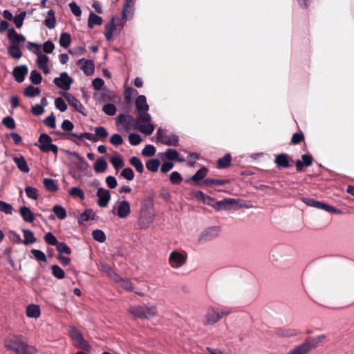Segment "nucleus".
<instances>
[{"label": "nucleus", "mask_w": 354, "mask_h": 354, "mask_svg": "<svg viewBox=\"0 0 354 354\" xmlns=\"http://www.w3.org/2000/svg\"><path fill=\"white\" fill-rule=\"evenodd\" d=\"M136 107L138 113L136 120V129L146 135H151L155 128L151 123V117L147 113L149 106L145 95H139L137 97Z\"/></svg>", "instance_id": "1"}, {"label": "nucleus", "mask_w": 354, "mask_h": 354, "mask_svg": "<svg viewBox=\"0 0 354 354\" xmlns=\"http://www.w3.org/2000/svg\"><path fill=\"white\" fill-rule=\"evenodd\" d=\"M128 313L136 319H151L157 316L158 310L155 304L147 303L130 306Z\"/></svg>", "instance_id": "2"}, {"label": "nucleus", "mask_w": 354, "mask_h": 354, "mask_svg": "<svg viewBox=\"0 0 354 354\" xmlns=\"http://www.w3.org/2000/svg\"><path fill=\"white\" fill-rule=\"evenodd\" d=\"M5 346L13 350L17 354H35L37 352L36 348L29 346L22 336H15L6 340Z\"/></svg>", "instance_id": "3"}, {"label": "nucleus", "mask_w": 354, "mask_h": 354, "mask_svg": "<svg viewBox=\"0 0 354 354\" xmlns=\"http://www.w3.org/2000/svg\"><path fill=\"white\" fill-rule=\"evenodd\" d=\"M229 313V311L216 307H209L203 315V324L205 326H213Z\"/></svg>", "instance_id": "4"}, {"label": "nucleus", "mask_w": 354, "mask_h": 354, "mask_svg": "<svg viewBox=\"0 0 354 354\" xmlns=\"http://www.w3.org/2000/svg\"><path fill=\"white\" fill-rule=\"evenodd\" d=\"M187 254L185 251L175 250L171 252L168 258V263L171 268L178 269L185 265Z\"/></svg>", "instance_id": "5"}, {"label": "nucleus", "mask_w": 354, "mask_h": 354, "mask_svg": "<svg viewBox=\"0 0 354 354\" xmlns=\"http://www.w3.org/2000/svg\"><path fill=\"white\" fill-rule=\"evenodd\" d=\"M111 213L119 218H126L131 214V205L129 201L118 200L113 205Z\"/></svg>", "instance_id": "6"}, {"label": "nucleus", "mask_w": 354, "mask_h": 354, "mask_svg": "<svg viewBox=\"0 0 354 354\" xmlns=\"http://www.w3.org/2000/svg\"><path fill=\"white\" fill-rule=\"evenodd\" d=\"M324 336L308 339L301 345H299L291 350L288 354H306L309 351L315 348L324 339Z\"/></svg>", "instance_id": "7"}, {"label": "nucleus", "mask_w": 354, "mask_h": 354, "mask_svg": "<svg viewBox=\"0 0 354 354\" xmlns=\"http://www.w3.org/2000/svg\"><path fill=\"white\" fill-rule=\"evenodd\" d=\"M154 213L150 207L143 205L141 207L138 218V225L140 229H147L154 220Z\"/></svg>", "instance_id": "8"}, {"label": "nucleus", "mask_w": 354, "mask_h": 354, "mask_svg": "<svg viewBox=\"0 0 354 354\" xmlns=\"http://www.w3.org/2000/svg\"><path fill=\"white\" fill-rule=\"evenodd\" d=\"M69 335L76 347L84 351H89L91 348L89 344L84 339L82 333L77 328H71L69 330Z\"/></svg>", "instance_id": "9"}, {"label": "nucleus", "mask_w": 354, "mask_h": 354, "mask_svg": "<svg viewBox=\"0 0 354 354\" xmlns=\"http://www.w3.org/2000/svg\"><path fill=\"white\" fill-rule=\"evenodd\" d=\"M37 146L44 152H48L50 151L55 153L57 152V146L52 144L51 138L45 133H43L39 136V144Z\"/></svg>", "instance_id": "10"}, {"label": "nucleus", "mask_w": 354, "mask_h": 354, "mask_svg": "<svg viewBox=\"0 0 354 354\" xmlns=\"http://www.w3.org/2000/svg\"><path fill=\"white\" fill-rule=\"evenodd\" d=\"M117 20L118 21L119 19H117ZM115 21H116V19L113 18L111 20V21L106 25V27H105L106 30H105L104 35H105L106 39L108 41L112 40L113 35L119 33L122 28V24H119L116 23Z\"/></svg>", "instance_id": "11"}, {"label": "nucleus", "mask_w": 354, "mask_h": 354, "mask_svg": "<svg viewBox=\"0 0 354 354\" xmlns=\"http://www.w3.org/2000/svg\"><path fill=\"white\" fill-rule=\"evenodd\" d=\"M111 278L118 284L120 288L127 291L133 292L138 295H141L140 292H138L133 286L132 282L128 279H122L118 276L116 273L111 274Z\"/></svg>", "instance_id": "12"}, {"label": "nucleus", "mask_w": 354, "mask_h": 354, "mask_svg": "<svg viewBox=\"0 0 354 354\" xmlns=\"http://www.w3.org/2000/svg\"><path fill=\"white\" fill-rule=\"evenodd\" d=\"M157 140L164 145L170 146H177L178 142V138L177 136L167 135L163 132L162 130L158 129L156 133Z\"/></svg>", "instance_id": "13"}, {"label": "nucleus", "mask_w": 354, "mask_h": 354, "mask_svg": "<svg viewBox=\"0 0 354 354\" xmlns=\"http://www.w3.org/2000/svg\"><path fill=\"white\" fill-rule=\"evenodd\" d=\"M219 233V229L217 227H209L205 229L199 235L198 241L201 243L212 240L216 238Z\"/></svg>", "instance_id": "14"}, {"label": "nucleus", "mask_w": 354, "mask_h": 354, "mask_svg": "<svg viewBox=\"0 0 354 354\" xmlns=\"http://www.w3.org/2000/svg\"><path fill=\"white\" fill-rule=\"evenodd\" d=\"M54 83L62 89L68 90L73 83V79L67 74V73L63 72L60 74L59 77L55 78Z\"/></svg>", "instance_id": "15"}, {"label": "nucleus", "mask_w": 354, "mask_h": 354, "mask_svg": "<svg viewBox=\"0 0 354 354\" xmlns=\"http://www.w3.org/2000/svg\"><path fill=\"white\" fill-rule=\"evenodd\" d=\"M97 205L101 207H106L110 202L111 194L104 188H99L97 192Z\"/></svg>", "instance_id": "16"}, {"label": "nucleus", "mask_w": 354, "mask_h": 354, "mask_svg": "<svg viewBox=\"0 0 354 354\" xmlns=\"http://www.w3.org/2000/svg\"><path fill=\"white\" fill-rule=\"evenodd\" d=\"M77 64L85 75H91L93 74L95 71L93 61L82 58L78 60Z\"/></svg>", "instance_id": "17"}, {"label": "nucleus", "mask_w": 354, "mask_h": 354, "mask_svg": "<svg viewBox=\"0 0 354 354\" xmlns=\"http://www.w3.org/2000/svg\"><path fill=\"white\" fill-rule=\"evenodd\" d=\"M63 96L67 100V102L72 105L78 112L86 115L85 108L83 104L76 99L73 95L69 93H64Z\"/></svg>", "instance_id": "18"}, {"label": "nucleus", "mask_w": 354, "mask_h": 354, "mask_svg": "<svg viewBox=\"0 0 354 354\" xmlns=\"http://www.w3.org/2000/svg\"><path fill=\"white\" fill-rule=\"evenodd\" d=\"M49 60V57L43 53L38 55L37 57V66L45 74L50 73V68L48 67Z\"/></svg>", "instance_id": "19"}, {"label": "nucleus", "mask_w": 354, "mask_h": 354, "mask_svg": "<svg viewBox=\"0 0 354 354\" xmlns=\"http://www.w3.org/2000/svg\"><path fill=\"white\" fill-rule=\"evenodd\" d=\"M236 203V201L234 198H225L219 201H216L214 208L217 211L228 210L230 209L232 205Z\"/></svg>", "instance_id": "20"}, {"label": "nucleus", "mask_w": 354, "mask_h": 354, "mask_svg": "<svg viewBox=\"0 0 354 354\" xmlns=\"http://www.w3.org/2000/svg\"><path fill=\"white\" fill-rule=\"evenodd\" d=\"M8 38L12 43V45H17L24 42L26 38L24 35L17 33L14 29H9L8 31Z\"/></svg>", "instance_id": "21"}, {"label": "nucleus", "mask_w": 354, "mask_h": 354, "mask_svg": "<svg viewBox=\"0 0 354 354\" xmlns=\"http://www.w3.org/2000/svg\"><path fill=\"white\" fill-rule=\"evenodd\" d=\"M27 73L28 68L26 65L17 66L13 70V75L18 82H23Z\"/></svg>", "instance_id": "22"}, {"label": "nucleus", "mask_w": 354, "mask_h": 354, "mask_svg": "<svg viewBox=\"0 0 354 354\" xmlns=\"http://www.w3.org/2000/svg\"><path fill=\"white\" fill-rule=\"evenodd\" d=\"M26 315L30 318H38L41 315V310L38 305L30 304L26 308Z\"/></svg>", "instance_id": "23"}, {"label": "nucleus", "mask_w": 354, "mask_h": 354, "mask_svg": "<svg viewBox=\"0 0 354 354\" xmlns=\"http://www.w3.org/2000/svg\"><path fill=\"white\" fill-rule=\"evenodd\" d=\"M164 155L165 158L169 160H176L178 162H184L185 160L184 158L179 157L178 152L174 149H167Z\"/></svg>", "instance_id": "24"}, {"label": "nucleus", "mask_w": 354, "mask_h": 354, "mask_svg": "<svg viewBox=\"0 0 354 354\" xmlns=\"http://www.w3.org/2000/svg\"><path fill=\"white\" fill-rule=\"evenodd\" d=\"M108 167L107 162L103 158L97 159L93 165V169L96 173L104 172Z\"/></svg>", "instance_id": "25"}, {"label": "nucleus", "mask_w": 354, "mask_h": 354, "mask_svg": "<svg viewBox=\"0 0 354 354\" xmlns=\"http://www.w3.org/2000/svg\"><path fill=\"white\" fill-rule=\"evenodd\" d=\"M13 160L19 169L24 173H28L30 170L28 165L23 156L14 157Z\"/></svg>", "instance_id": "26"}, {"label": "nucleus", "mask_w": 354, "mask_h": 354, "mask_svg": "<svg viewBox=\"0 0 354 354\" xmlns=\"http://www.w3.org/2000/svg\"><path fill=\"white\" fill-rule=\"evenodd\" d=\"M43 183L45 189L50 192H55L59 189L58 185L55 180L51 178H44Z\"/></svg>", "instance_id": "27"}, {"label": "nucleus", "mask_w": 354, "mask_h": 354, "mask_svg": "<svg viewBox=\"0 0 354 354\" xmlns=\"http://www.w3.org/2000/svg\"><path fill=\"white\" fill-rule=\"evenodd\" d=\"M136 0H127L123 8V17L128 19L131 17L133 12V7Z\"/></svg>", "instance_id": "28"}, {"label": "nucleus", "mask_w": 354, "mask_h": 354, "mask_svg": "<svg viewBox=\"0 0 354 354\" xmlns=\"http://www.w3.org/2000/svg\"><path fill=\"white\" fill-rule=\"evenodd\" d=\"M95 218V213L91 209H86L79 217L78 222L82 223L88 220H94Z\"/></svg>", "instance_id": "29"}, {"label": "nucleus", "mask_w": 354, "mask_h": 354, "mask_svg": "<svg viewBox=\"0 0 354 354\" xmlns=\"http://www.w3.org/2000/svg\"><path fill=\"white\" fill-rule=\"evenodd\" d=\"M20 214L26 221L32 222L34 221L35 218L30 208L26 206L21 207L20 208Z\"/></svg>", "instance_id": "30"}, {"label": "nucleus", "mask_w": 354, "mask_h": 354, "mask_svg": "<svg viewBox=\"0 0 354 354\" xmlns=\"http://www.w3.org/2000/svg\"><path fill=\"white\" fill-rule=\"evenodd\" d=\"M45 25L50 29L54 28L55 26V12L53 10L48 12V17L44 21Z\"/></svg>", "instance_id": "31"}, {"label": "nucleus", "mask_w": 354, "mask_h": 354, "mask_svg": "<svg viewBox=\"0 0 354 354\" xmlns=\"http://www.w3.org/2000/svg\"><path fill=\"white\" fill-rule=\"evenodd\" d=\"M102 22V19L101 17L91 13L89 15L88 26L90 28H92L95 25H100Z\"/></svg>", "instance_id": "32"}, {"label": "nucleus", "mask_w": 354, "mask_h": 354, "mask_svg": "<svg viewBox=\"0 0 354 354\" xmlns=\"http://www.w3.org/2000/svg\"><path fill=\"white\" fill-rule=\"evenodd\" d=\"M275 162L279 167H288L289 166L288 158L286 154L277 156Z\"/></svg>", "instance_id": "33"}, {"label": "nucleus", "mask_w": 354, "mask_h": 354, "mask_svg": "<svg viewBox=\"0 0 354 354\" xmlns=\"http://www.w3.org/2000/svg\"><path fill=\"white\" fill-rule=\"evenodd\" d=\"M129 162L131 163V165L134 167V168L136 169V170L139 172V173H142L144 170V167H143V165L141 162V160L136 157V156H133V157H131L129 160Z\"/></svg>", "instance_id": "34"}, {"label": "nucleus", "mask_w": 354, "mask_h": 354, "mask_svg": "<svg viewBox=\"0 0 354 354\" xmlns=\"http://www.w3.org/2000/svg\"><path fill=\"white\" fill-rule=\"evenodd\" d=\"M53 212L57 216V217L61 220L64 219L66 217V211L61 205H56L53 207Z\"/></svg>", "instance_id": "35"}, {"label": "nucleus", "mask_w": 354, "mask_h": 354, "mask_svg": "<svg viewBox=\"0 0 354 354\" xmlns=\"http://www.w3.org/2000/svg\"><path fill=\"white\" fill-rule=\"evenodd\" d=\"M95 135L97 140H104L107 138L109 133L105 128L103 127H98L95 128Z\"/></svg>", "instance_id": "36"}, {"label": "nucleus", "mask_w": 354, "mask_h": 354, "mask_svg": "<svg viewBox=\"0 0 354 354\" xmlns=\"http://www.w3.org/2000/svg\"><path fill=\"white\" fill-rule=\"evenodd\" d=\"M110 161L111 164L113 165V167L118 170L119 169L122 168L124 165V162L122 158L119 156H113L110 158Z\"/></svg>", "instance_id": "37"}, {"label": "nucleus", "mask_w": 354, "mask_h": 354, "mask_svg": "<svg viewBox=\"0 0 354 354\" xmlns=\"http://www.w3.org/2000/svg\"><path fill=\"white\" fill-rule=\"evenodd\" d=\"M23 232L24 236V243L25 244L33 243L36 241V239L32 232L29 230H24Z\"/></svg>", "instance_id": "38"}, {"label": "nucleus", "mask_w": 354, "mask_h": 354, "mask_svg": "<svg viewBox=\"0 0 354 354\" xmlns=\"http://www.w3.org/2000/svg\"><path fill=\"white\" fill-rule=\"evenodd\" d=\"M160 161L157 159H151L146 163L147 169L150 171H157L160 166Z\"/></svg>", "instance_id": "39"}, {"label": "nucleus", "mask_w": 354, "mask_h": 354, "mask_svg": "<svg viewBox=\"0 0 354 354\" xmlns=\"http://www.w3.org/2000/svg\"><path fill=\"white\" fill-rule=\"evenodd\" d=\"M207 174V169L206 167H203L199 169L191 178L192 180L198 182L203 179Z\"/></svg>", "instance_id": "40"}, {"label": "nucleus", "mask_w": 354, "mask_h": 354, "mask_svg": "<svg viewBox=\"0 0 354 354\" xmlns=\"http://www.w3.org/2000/svg\"><path fill=\"white\" fill-rule=\"evenodd\" d=\"M8 53L15 59H19L22 56V53L17 45H11L8 47Z\"/></svg>", "instance_id": "41"}, {"label": "nucleus", "mask_w": 354, "mask_h": 354, "mask_svg": "<svg viewBox=\"0 0 354 354\" xmlns=\"http://www.w3.org/2000/svg\"><path fill=\"white\" fill-rule=\"evenodd\" d=\"M71 41V36L69 34L64 32L61 34L59 37V44L64 48H67Z\"/></svg>", "instance_id": "42"}, {"label": "nucleus", "mask_w": 354, "mask_h": 354, "mask_svg": "<svg viewBox=\"0 0 354 354\" xmlns=\"http://www.w3.org/2000/svg\"><path fill=\"white\" fill-rule=\"evenodd\" d=\"M231 156L229 153L225 154L222 158L218 160V168H225L230 165Z\"/></svg>", "instance_id": "43"}, {"label": "nucleus", "mask_w": 354, "mask_h": 354, "mask_svg": "<svg viewBox=\"0 0 354 354\" xmlns=\"http://www.w3.org/2000/svg\"><path fill=\"white\" fill-rule=\"evenodd\" d=\"M92 236L95 241L100 243H103L106 240V235L101 230H93L92 232Z\"/></svg>", "instance_id": "44"}, {"label": "nucleus", "mask_w": 354, "mask_h": 354, "mask_svg": "<svg viewBox=\"0 0 354 354\" xmlns=\"http://www.w3.org/2000/svg\"><path fill=\"white\" fill-rule=\"evenodd\" d=\"M52 273L53 276L57 279H62L65 277L64 271L58 266H53L51 267Z\"/></svg>", "instance_id": "45"}, {"label": "nucleus", "mask_w": 354, "mask_h": 354, "mask_svg": "<svg viewBox=\"0 0 354 354\" xmlns=\"http://www.w3.org/2000/svg\"><path fill=\"white\" fill-rule=\"evenodd\" d=\"M68 193L71 196L77 197V198H80L81 200H83L84 198V192L79 187H72L70 189Z\"/></svg>", "instance_id": "46"}, {"label": "nucleus", "mask_w": 354, "mask_h": 354, "mask_svg": "<svg viewBox=\"0 0 354 354\" xmlns=\"http://www.w3.org/2000/svg\"><path fill=\"white\" fill-rule=\"evenodd\" d=\"M26 16V12H22L13 18L14 23L17 28H20L23 25V21Z\"/></svg>", "instance_id": "47"}, {"label": "nucleus", "mask_w": 354, "mask_h": 354, "mask_svg": "<svg viewBox=\"0 0 354 354\" xmlns=\"http://www.w3.org/2000/svg\"><path fill=\"white\" fill-rule=\"evenodd\" d=\"M39 93V88L32 86H28L25 90V95L28 97H35L38 95Z\"/></svg>", "instance_id": "48"}, {"label": "nucleus", "mask_w": 354, "mask_h": 354, "mask_svg": "<svg viewBox=\"0 0 354 354\" xmlns=\"http://www.w3.org/2000/svg\"><path fill=\"white\" fill-rule=\"evenodd\" d=\"M156 153V148L151 145H147L142 151V154L146 157H151L154 156Z\"/></svg>", "instance_id": "49"}, {"label": "nucleus", "mask_w": 354, "mask_h": 354, "mask_svg": "<svg viewBox=\"0 0 354 354\" xmlns=\"http://www.w3.org/2000/svg\"><path fill=\"white\" fill-rule=\"evenodd\" d=\"M120 175H121L122 177H123L124 178H125V179H127L128 180H132L134 178V176H135L133 170L131 168H129V167L124 168L121 171Z\"/></svg>", "instance_id": "50"}, {"label": "nucleus", "mask_w": 354, "mask_h": 354, "mask_svg": "<svg viewBox=\"0 0 354 354\" xmlns=\"http://www.w3.org/2000/svg\"><path fill=\"white\" fill-rule=\"evenodd\" d=\"M27 196L30 198L36 200L38 198L37 189L32 187H27L25 189Z\"/></svg>", "instance_id": "51"}, {"label": "nucleus", "mask_w": 354, "mask_h": 354, "mask_svg": "<svg viewBox=\"0 0 354 354\" xmlns=\"http://www.w3.org/2000/svg\"><path fill=\"white\" fill-rule=\"evenodd\" d=\"M26 46L29 50L37 55V56L42 53L41 51V46L37 44L28 42Z\"/></svg>", "instance_id": "52"}, {"label": "nucleus", "mask_w": 354, "mask_h": 354, "mask_svg": "<svg viewBox=\"0 0 354 354\" xmlns=\"http://www.w3.org/2000/svg\"><path fill=\"white\" fill-rule=\"evenodd\" d=\"M13 208L11 205L0 201V211L7 214H11L12 213Z\"/></svg>", "instance_id": "53"}, {"label": "nucleus", "mask_w": 354, "mask_h": 354, "mask_svg": "<svg viewBox=\"0 0 354 354\" xmlns=\"http://www.w3.org/2000/svg\"><path fill=\"white\" fill-rule=\"evenodd\" d=\"M30 79L32 83L38 84L41 83L42 77L41 74L35 70L31 71Z\"/></svg>", "instance_id": "54"}, {"label": "nucleus", "mask_w": 354, "mask_h": 354, "mask_svg": "<svg viewBox=\"0 0 354 354\" xmlns=\"http://www.w3.org/2000/svg\"><path fill=\"white\" fill-rule=\"evenodd\" d=\"M55 105L57 109L64 112L67 109V105L64 100L61 97H57L55 100Z\"/></svg>", "instance_id": "55"}, {"label": "nucleus", "mask_w": 354, "mask_h": 354, "mask_svg": "<svg viewBox=\"0 0 354 354\" xmlns=\"http://www.w3.org/2000/svg\"><path fill=\"white\" fill-rule=\"evenodd\" d=\"M57 250L59 253H64L70 254L71 253V248L64 243H58L57 245Z\"/></svg>", "instance_id": "56"}, {"label": "nucleus", "mask_w": 354, "mask_h": 354, "mask_svg": "<svg viewBox=\"0 0 354 354\" xmlns=\"http://www.w3.org/2000/svg\"><path fill=\"white\" fill-rule=\"evenodd\" d=\"M319 209H324L328 212H330V213H333V214H341V211L339 209H336L334 207L330 206V205L324 203H322Z\"/></svg>", "instance_id": "57"}, {"label": "nucleus", "mask_w": 354, "mask_h": 354, "mask_svg": "<svg viewBox=\"0 0 354 354\" xmlns=\"http://www.w3.org/2000/svg\"><path fill=\"white\" fill-rule=\"evenodd\" d=\"M116 110L115 106L112 104H107L103 106V111L109 115H115Z\"/></svg>", "instance_id": "58"}, {"label": "nucleus", "mask_w": 354, "mask_h": 354, "mask_svg": "<svg viewBox=\"0 0 354 354\" xmlns=\"http://www.w3.org/2000/svg\"><path fill=\"white\" fill-rule=\"evenodd\" d=\"M204 183L207 185H223L228 183L227 180L207 179Z\"/></svg>", "instance_id": "59"}, {"label": "nucleus", "mask_w": 354, "mask_h": 354, "mask_svg": "<svg viewBox=\"0 0 354 354\" xmlns=\"http://www.w3.org/2000/svg\"><path fill=\"white\" fill-rule=\"evenodd\" d=\"M129 141L132 145H138L141 142L142 138L138 134L130 133L129 136Z\"/></svg>", "instance_id": "60"}, {"label": "nucleus", "mask_w": 354, "mask_h": 354, "mask_svg": "<svg viewBox=\"0 0 354 354\" xmlns=\"http://www.w3.org/2000/svg\"><path fill=\"white\" fill-rule=\"evenodd\" d=\"M44 240L46 243L51 245H56L58 243L56 237L51 232H48L46 234Z\"/></svg>", "instance_id": "61"}, {"label": "nucleus", "mask_w": 354, "mask_h": 354, "mask_svg": "<svg viewBox=\"0 0 354 354\" xmlns=\"http://www.w3.org/2000/svg\"><path fill=\"white\" fill-rule=\"evenodd\" d=\"M31 253L34 255L35 258L40 261H46V257L44 252L39 250L33 249L31 250Z\"/></svg>", "instance_id": "62"}, {"label": "nucleus", "mask_w": 354, "mask_h": 354, "mask_svg": "<svg viewBox=\"0 0 354 354\" xmlns=\"http://www.w3.org/2000/svg\"><path fill=\"white\" fill-rule=\"evenodd\" d=\"M106 183L110 189H115L118 185L116 178L112 176H108L106 178Z\"/></svg>", "instance_id": "63"}, {"label": "nucleus", "mask_w": 354, "mask_h": 354, "mask_svg": "<svg viewBox=\"0 0 354 354\" xmlns=\"http://www.w3.org/2000/svg\"><path fill=\"white\" fill-rule=\"evenodd\" d=\"M3 124L9 129L15 128V122L11 117H6L3 119Z\"/></svg>", "instance_id": "64"}]
</instances>
